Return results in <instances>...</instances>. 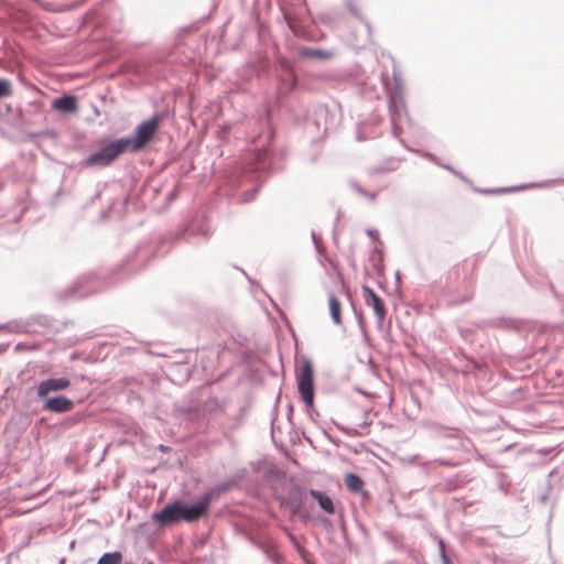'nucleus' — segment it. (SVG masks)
<instances>
[{
  "label": "nucleus",
  "mask_w": 564,
  "mask_h": 564,
  "mask_svg": "<svg viewBox=\"0 0 564 564\" xmlns=\"http://www.w3.org/2000/svg\"><path fill=\"white\" fill-rule=\"evenodd\" d=\"M213 498L214 494L207 492L192 506H186L182 501H175L165 506L159 513H155L154 520L161 525H169L180 520L185 522L197 521L208 513Z\"/></svg>",
  "instance_id": "obj_1"
},
{
  "label": "nucleus",
  "mask_w": 564,
  "mask_h": 564,
  "mask_svg": "<svg viewBox=\"0 0 564 564\" xmlns=\"http://www.w3.org/2000/svg\"><path fill=\"white\" fill-rule=\"evenodd\" d=\"M129 148V141L123 139L115 140L99 151L89 155L86 160L88 166H106L115 161L119 155L126 152Z\"/></svg>",
  "instance_id": "obj_2"
},
{
  "label": "nucleus",
  "mask_w": 564,
  "mask_h": 564,
  "mask_svg": "<svg viewBox=\"0 0 564 564\" xmlns=\"http://www.w3.org/2000/svg\"><path fill=\"white\" fill-rule=\"evenodd\" d=\"M314 371L313 365L308 359L303 360L296 371L297 389L306 406L314 404Z\"/></svg>",
  "instance_id": "obj_3"
},
{
  "label": "nucleus",
  "mask_w": 564,
  "mask_h": 564,
  "mask_svg": "<svg viewBox=\"0 0 564 564\" xmlns=\"http://www.w3.org/2000/svg\"><path fill=\"white\" fill-rule=\"evenodd\" d=\"M161 123V117L155 115L150 120L141 122L135 130V137L124 138L123 140L129 141V147L133 151H139L144 148L154 137Z\"/></svg>",
  "instance_id": "obj_4"
},
{
  "label": "nucleus",
  "mask_w": 564,
  "mask_h": 564,
  "mask_svg": "<svg viewBox=\"0 0 564 564\" xmlns=\"http://www.w3.org/2000/svg\"><path fill=\"white\" fill-rule=\"evenodd\" d=\"M362 294L365 303L372 307L375 311V314L377 316V321L379 324H382L387 316V308L384 305V302L381 297H379L371 288L364 285L362 286Z\"/></svg>",
  "instance_id": "obj_5"
},
{
  "label": "nucleus",
  "mask_w": 564,
  "mask_h": 564,
  "mask_svg": "<svg viewBox=\"0 0 564 564\" xmlns=\"http://www.w3.org/2000/svg\"><path fill=\"white\" fill-rule=\"evenodd\" d=\"M70 381L67 378H50L43 380L37 386V395L43 398L51 392L63 391L69 388Z\"/></svg>",
  "instance_id": "obj_6"
},
{
  "label": "nucleus",
  "mask_w": 564,
  "mask_h": 564,
  "mask_svg": "<svg viewBox=\"0 0 564 564\" xmlns=\"http://www.w3.org/2000/svg\"><path fill=\"white\" fill-rule=\"evenodd\" d=\"M74 403L66 397H53L48 398L44 403V409L55 413H65L72 411Z\"/></svg>",
  "instance_id": "obj_7"
},
{
  "label": "nucleus",
  "mask_w": 564,
  "mask_h": 564,
  "mask_svg": "<svg viewBox=\"0 0 564 564\" xmlns=\"http://www.w3.org/2000/svg\"><path fill=\"white\" fill-rule=\"evenodd\" d=\"M302 492L299 488H294L289 497L283 501V505L289 508L292 514H302L307 518L305 513L302 512Z\"/></svg>",
  "instance_id": "obj_8"
},
{
  "label": "nucleus",
  "mask_w": 564,
  "mask_h": 564,
  "mask_svg": "<svg viewBox=\"0 0 564 564\" xmlns=\"http://www.w3.org/2000/svg\"><path fill=\"white\" fill-rule=\"evenodd\" d=\"M52 107L55 110L66 113H74L78 109L77 99L74 96H64L53 101Z\"/></svg>",
  "instance_id": "obj_9"
},
{
  "label": "nucleus",
  "mask_w": 564,
  "mask_h": 564,
  "mask_svg": "<svg viewBox=\"0 0 564 564\" xmlns=\"http://www.w3.org/2000/svg\"><path fill=\"white\" fill-rule=\"evenodd\" d=\"M310 495L317 500L319 507L328 514L335 513V507L329 496L319 490L312 489Z\"/></svg>",
  "instance_id": "obj_10"
},
{
  "label": "nucleus",
  "mask_w": 564,
  "mask_h": 564,
  "mask_svg": "<svg viewBox=\"0 0 564 564\" xmlns=\"http://www.w3.org/2000/svg\"><path fill=\"white\" fill-rule=\"evenodd\" d=\"M328 306L333 322L339 325L341 323V304L336 295L328 296Z\"/></svg>",
  "instance_id": "obj_11"
},
{
  "label": "nucleus",
  "mask_w": 564,
  "mask_h": 564,
  "mask_svg": "<svg viewBox=\"0 0 564 564\" xmlns=\"http://www.w3.org/2000/svg\"><path fill=\"white\" fill-rule=\"evenodd\" d=\"M345 485L352 492H360L364 488L362 479L355 474H347L345 477Z\"/></svg>",
  "instance_id": "obj_12"
},
{
  "label": "nucleus",
  "mask_w": 564,
  "mask_h": 564,
  "mask_svg": "<svg viewBox=\"0 0 564 564\" xmlns=\"http://www.w3.org/2000/svg\"><path fill=\"white\" fill-rule=\"evenodd\" d=\"M302 56L307 58L328 59L333 56L329 51L316 50V48H304Z\"/></svg>",
  "instance_id": "obj_13"
},
{
  "label": "nucleus",
  "mask_w": 564,
  "mask_h": 564,
  "mask_svg": "<svg viewBox=\"0 0 564 564\" xmlns=\"http://www.w3.org/2000/svg\"><path fill=\"white\" fill-rule=\"evenodd\" d=\"M122 554L120 552L105 553L97 564H120Z\"/></svg>",
  "instance_id": "obj_14"
},
{
  "label": "nucleus",
  "mask_w": 564,
  "mask_h": 564,
  "mask_svg": "<svg viewBox=\"0 0 564 564\" xmlns=\"http://www.w3.org/2000/svg\"><path fill=\"white\" fill-rule=\"evenodd\" d=\"M12 95V84L9 79L0 78V98Z\"/></svg>",
  "instance_id": "obj_15"
}]
</instances>
